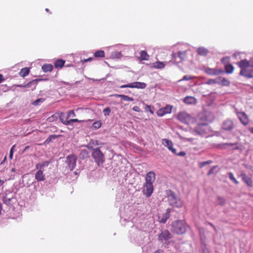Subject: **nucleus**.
Wrapping results in <instances>:
<instances>
[{
	"label": "nucleus",
	"mask_w": 253,
	"mask_h": 253,
	"mask_svg": "<svg viewBox=\"0 0 253 253\" xmlns=\"http://www.w3.org/2000/svg\"><path fill=\"white\" fill-rule=\"evenodd\" d=\"M237 65L241 69L240 75L248 78H253V69L249 70L250 63L247 59L242 60L237 63Z\"/></svg>",
	"instance_id": "1"
},
{
	"label": "nucleus",
	"mask_w": 253,
	"mask_h": 253,
	"mask_svg": "<svg viewBox=\"0 0 253 253\" xmlns=\"http://www.w3.org/2000/svg\"><path fill=\"white\" fill-rule=\"evenodd\" d=\"M168 199L169 205L173 207L180 208L183 206L182 201L172 191H169Z\"/></svg>",
	"instance_id": "2"
},
{
	"label": "nucleus",
	"mask_w": 253,
	"mask_h": 253,
	"mask_svg": "<svg viewBox=\"0 0 253 253\" xmlns=\"http://www.w3.org/2000/svg\"><path fill=\"white\" fill-rule=\"evenodd\" d=\"M171 231L177 234H183L186 231V225L182 220L174 221L171 225Z\"/></svg>",
	"instance_id": "3"
},
{
	"label": "nucleus",
	"mask_w": 253,
	"mask_h": 253,
	"mask_svg": "<svg viewBox=\"0 0 253 253\" xmlns=\"http://www.w3.org/2000/svg\"><path fill=\"white\" fill-rule=\"evenodd\" d=\"M92 156L98 166L102 164L104 162L103 159L104 155L99 148L93 149Z\"/></svg>",
	"instance_id": "4"
},
{
	"label": "nucleus",
	"mask_w": 253,
	"mask_h": 253,
	"mask_svg": "<svg viewBox=\"0 0 253 253\" xmlns=\"http://www.w3.org/2000/svg\"><path fill=\"white\" fill-rule=\"evenodd\" d=\"M176 118L180 122L186 124H188L193 120V118L185 112H179Z\"/></svg>",
	"instance_id": "5"
},
{
	"label": "nucleus",
	"mask_w": 253,
	"mask_h": 253,
	"mask_svg": "<svg viewBox=\"0 0 253 253\" xmlns=\"http://www.w3.org/2000/svg\"><path fill=\"white\" fill-rule=\"evenodd\" d=\"M236 114L242 125L246 126L249 124V118L244 112H240L236 110Z\"/></svg>",
	"instance_id": "6"
},
{
	"label": "nucleus",
	"mask_w": 253,
	"mask_h": 253,
	"mask_svg": "<svg viewBox=\"0 0 253 253\" xmlns=\"http://www.w3.org/2000/svg\"><path fill=\"white\" fill-rule=\"evenodd\" d=\"M203 71L205 73L211 76H218L224 73L222 69L210 68L209 67H204L203 68Z\"/></svg>",
	"instance_id": "7"
},
{
	"label": "nucleus",
	"mask_w": 253,
	"mask_h": 253,
	"mask_svg": "<svg viewBox=\"0 0 253 253\" xmlns=\"http://www.w3.org/2000/svg\"><path fill=\"white\" fill-rule=\"evenodd\" d=\"M146 87V84L141 82H134L127 84H124L120 86V88H124L126 87L137 88L144 89Z\"/></svg>",
	"instance_id": "8"
},
{
	"label": "nucleus",
	"mask_w": 253,
	"mask_h": 253,
	"mask_svg": "<svg viewBox=\"0 0 253 253\" xmlns=\"http://www.w3.org/2000/svg\"><path fill=\"white\" fill-rule=\"evenodd\" d=\"M77 157L75 155L72 154L68 156L66 158V163L68 164L70 170L75 169L76 166Z\"/></svg>",
	"instance_id": "9"
},
{
	"label": "nucleus",
	"mask_w": 253,
	"mask_h": 253,
	"mask_svg": "<svg viewBox=\"0 0 253 253\" xmlns=\"http://www.w3.org/2000/svg\"><path fill=\"white\" fill-rule=\"evenodd\" d=\"M172 109V106L167 105L165 107L162 108L158 110L157 114L159 117H162L166 114L171 113Z\"/></svg>",
	"instance_id": "10"
},
{
	"label": "nucleus",
	"mask_w": 253,
	"mask_h": 253,
	"mask_svg": "<svg viewBox=\"0 0 253 253\" xmlns=\"http://www.w3.org/2000/svg\"><path fill=\"white\" fill-rule=\"evenodd\" d=\"M153 191V184L151 183H147L145 182L144 186V189H143V193L147 197H149Z\"/></svg>",
	"instance_id": "11"
},
{
	"label": "nucleus",
	"mask_w": 253,
	"mask_h": 253,
	"mask_svg": "<svg viewBox=\"0 0 253 253\" xmlns=\"http://www.w3.org/2000/svg\"><path fill=\"white\" fill-rule=\"evenodd\" d=\"M171 238V235L168 230H165L161 232L158 237V240L161 242L166 241Z\"/></svg>",
	"instance_id": "12"
},
{
	"label": "nucleus",
	"mask_w": 253,
	"mask_h": 253,
	"mask_svg": "<svg viewBox=\"0 0 253 253\" xmlns=\"http://www.w3.org/2000/svg\"><path fill=\"white\" fill-rule=\"evenodd\" d=\"M162 144L164 146L167 147L169 151L174 154H176V149L173 148V143L170 140L168 139H163Z\"/></svg>",
	"instance_id": "13"
},
{
	"label": "nucleus",
	"mask_w": 253,
	"mask_h": 253,
	"mask_svg": "<svg viewBox=\"0 0 253 253\" xmlns=\"http://www.w3.org/2000/svg\"><path fill=\"white\" fill-rule=\"evenodd\" d=\"M233 122L230 119L225 120L222 125V129L226 130H231L233 128Z\"/></svg>",
	"instance_id": "14"
},
{
	"label": "nucleus",
	"mask_w": 253,
	"mask_h": 253,
	"mask_svg": "<svg viewBox=\"0 0 253 253\" xmlns=\"http://www.w3.org/2000/svg\"><path fill=\"white\" fill-rule=\"evenodd\" d=\"M242 180L249 186L252 187L253 186V181L252 178L248 176L246 174L242 172L240 175Z\"/></svg>",
	"instance_id": "15"
},
{
	"label": "nucleus",
	"mask_w": 253,
	"mask_h": 253,
	"mask_svg": "<svg viewBox=\"0 0 253 253\" xmlns=\"http://www.w3.org/2000/svg\"><path fill=\"white\" fill-rule=\"evenodd\" d=\"M217 84L222 86H229L230 82L226 78L222 77H219L216 78Z\"/></svg>",
	"instance_id": "16"
},
{
	"label": "nucleus",
	"mask_w": 253,
	"mask_h": 253,
	"mask_svg": "<svg viewBox=\"0 0 253 253\" xmlns=\"http://www.w3.org/2000/svg\"><path fill=\"white\" fill-rule=\"evenodd\" d=\"M155 179V173L153 171H149L146 176V182L153 184V182Z\"/></svg>",
	"instance_id": "17"
},
{
	"label": "nucleus",
	"mask_w": 253,
	"mask_h": 253,
	"mask_svg": "<svg viewBox=\"0 0 253 253\" xmlns=\"http://www.w3.org/2000/svg\"><path fill=\"white\" fill-rule=\"evenodd\" d=\"M206 126L204 124L198 125L195 128V131L197 134L202 135L206 133Z\"/></svg>",
	"instance_id": "18"
},
{
	"label": "nucleus",
	"mask_w": 253,
	"mask_h": 253,
	"mask_svg": "<svg viewBox=\"0 0 253 253\" xmlns=\"http://www.w3.org/2000/svg\"><path fill=\"white\" fill-rule=\"evenodd\" d=\"M170 210L169 209H168L166 210V212L162 215V217H159L160 219V222L162 223H165L167 220V219L170 216Z\"/></svg>",
	"instance_id": "19"
},
{
	"label": "nucleus",
	"mask_w": 253,
	"mask_h": 253,
	"mask_svg": "<svg viewBox=\"0 0 253 253\" xmlns=\"http://www.w3.org/2000/svg\"><path fill=\"white\" fill-rule=\"evenodd\" d=\"M35 179L38 181H43L45 179V175L42 170L38 169L35 174Z\"/></svg>",
	"instance_id": "20"
},
{
	"label": "nucleus",
	"mask_w": 253,
	"mask_h": 253,
	"mask_svg": "<svg viewBox=\"0 0 253 253\" xmlns=\"http://www.w3.org/2000/svg\"><path fill=\"white\" fill-rule=\"evenodd\" d=\"M50 163V162L49 161H44L42 163L37 164L36 166V167L37 169L42 170V169H43L44 167H47Z\"/></svg>",
	"instance_id": "21"
},
{
	"label": "nucleus",
	"mask_w": 253,
	"mask_h": 253,
	"mask_svg": "<svg viewBox=\"0 0 253 253\" xmlns=\"http://www.w3.org/2000/svg\"><path fill=\"white\" fill-rule=\"evenodd\" d=\"M184 102L188 104H195L196 103V99L193 96H186L184 99Z\"/></svg>",
	"instance_id": "22"
},
{
	"label": "nucleus",
	"mask_w": 253,
	"mask_h": 253,
	"mask_svg": "<svg viewBox=\"0 0 253 253\" xmlns=\"http://www.w3.org/2000/svg\"><path fill=\"white\" fill-rule=\"evenodd\" d=\"M42 68L44 72H51L53 69V66L51 64H45L42 66Z\"/></svg>",
	"instance_id": "23"
},
{
	"label": "nucleus",
	"mask_w": 253,
	"mask_h": 253,
	"mask_svg": "<svg viewBox=\"0 0 253 253\" xmlns=\"http://www.w3.org/2000/svg\"><path fill=\"white\" fill-rule=\"evenodd\" d=\"M152 67L156 69H163L165 67V64L163 62L157 61L153 63Z\"/></svg>",
	"instance_id": "24"
},
{
	"label": "nucleus",
	"mask_w": 253,
	"mask_h": 253,
	"mask_svg": "<svg viewBox=\"0 0 253 253\" xmlns=\"http://www.w3.org/2000/svg\"><path fill=\"white\" fill-rule=\"evenodd\" d=\"M149 58V55L145 50H142L140 52V56L139 59L140 60H148Z\"/></svg>",
	"instance_id": "25"
},
{
	"label": "nucleus",
	"mask_w": 253,
	"mask_h": 253,
	"mask_svg": "<svg viewBox=\"0 0 253 253\" xmlns=\"http://www.w3.org/2000/svg\"><path fill=\"white\" fill-rule=\"evenodd\" d=\"M30 73V69L29 68L25 67L22 68L20 72H19V75L21 77H25L26 76H27Z\"/></svg>",
	"instance_id": "26"
},
{
	"label": "nucleus",
	"mask_w": 253,
	"mask_h": 253,
	"mask_svg": "<svg viewBox=\"0 0 253 253\" xmlns=\"http://www.w3.org/2000/svg\"><path fill=\"white\" fill-rule=\"evenodd\" d=\"M225 71L227 74H231L233 72L234 67L230 64H226L224 66Z\"/></svg>",
	"instance_id": "27"
},
{
	"label": "nucleus",
	"mask_w": 253,
	"mask_h": 253,
	"mask_svg": "<svg viewBox=\"0 0 253 253\" xmlns=\"http://www.w3.org/2000/svg\"><path fill=\"white\" fill-rule=\"evenodd\" d=\"M198 54L200 55L206 56L208 53V49L204 47H199L197 49Z\"/></svg>",
	"instance_id": "28"
},
{
	"label": "nucleus",
	"mask_w": 253,
	"mask_h": 253,
	"mask_svg": "<svg viewBox=\"0 0 253 253\" xmlns=\"http://www.w3.org/2000/svg\"><path fill=\"white\" fill-rule=\"evenodd\" d=\"M224 145L229 146L231 148L232 150H240L241 148L240 146L238 145L237 143H226L224 144Z\"/></svg>",
	"instance_id": "29"
},
{
	"label": "nucleus",
	"mask_w": 253,
	"mask_h": 253,
	"mask_svg": "<svg viewBox=\"0 0 253 253\" xmlns=\"http://www.w3.org/2000/svg\"><path fill=\"white\" fill-rule=\"evenodd\" d=\"M38 81V80H34L29 82L25 85H18V86L22 87H28V88L31 87L33 85L35 86L37 84V83Z\"/></svg>",
	"instance_id": "30"
},
{
	"label": "nucleus",
	"mask_w": 253,
	"mask_h": 253,
	"mask_svg": "<svg viewBox=\"0 0 253 253\" xmlns=\"http://www.w3.org/2000/svg\"><path fill=\"white\" fill-rule=\"evenodd\" d=\"M114 96L117 97H120L124 101H133V99L132 98L129 97V96L126 95L116 94H114Z\"/></svg>",
	"instance_id": "31"
},
{
	"label": "nucleus",
	"mask_w": 253,
	"mask_h": 253,
	"mask_svg": "<svg viewBox=\"0 0 253 253\" xmlns=\"http://www.w3.org/2000/svg\"><path fill=\"white\" fill-rule=\"evenodd\" d=\"M65 64V61L62 59H58L54 62V66L56 68H62Z\"/></svg>",
	"instance_id": "32"
},
{
	"label": "nucleus",
	"mask_w": 253,
	"mask_h": 253,
	"mask_svg": "<svg viewBox=\"0 0 253 253\" xmlns=\"http://www.w3.org/2000/svg\"><path fill=\"white\" fill-rule=\"evenodd\" d=\"M58 117H59V113H58V114L56 113V114H53V115H51V116L48 117L47 118L46 121L48 122H53L57 120Z\"/></svg>",
	"instance_id": "33"
},
{
	"label": "nucleus",
	"mask_w": 253,
	"mask_h": 253,
	"mask_svg": "<svg viewBox=\"0 0 253 253\" xmlns=\"http://www.w3.org/2000/svg\"><path fill=\"white\" fill-rule=\"evenodd\" d=\"M178 56L181 59V61L185 60L187 58L186 51H179L178 53Z\"/></svg>",
	"instance_id": "34"
},
{
	"label": "nucleus",
	"mask_w": 253,
	"mask_h": 253,
	"mask_svg": "<svg viewBox=\"0 0 253 253\" xmlns=\"http://www.w3.org/2000/svg\"><path fill=\"white\" fill-rule=\"evenodd\" d=\"M82 121L79 120L77 119H72L69 121H65L64 122V125L66 126H68L71 125L73 123L75 122H81Z\"/></svg>",
	"instance_id": "35"
},
{
	"label": "nucleus",
	"mask_w": 253,
	"mask_h": 253,
	"mask_svg": "<svg viewBox=\"0 0 253 253\" xmlns=\"http://www.w3.org/2000/svg\"><path fill=\"white\" fill-rule=\"evenodd\" d=\"M95 57H105V52L103 50H97L94 53Z\"/></svg>",
	"instance_id": "36"
},
{
	"label": "nucleus",
	"mask_w": 253,
	"mask_h": 253,
	"mask_svg": "<svg viewBox=\"0 0 253 253\" xmlns=\"http://www.w3.org/2000/svg\"><path fill=\"white\" fill-rule=\"evenodd\" d=\"M228 176L231 180H232L235 184H238L239 182L235 178L234 174L232 172L228 173Z\"/></svg>",
	"instance_id": "37"
},
{
	"label": "nucleus",
	"mask_w": 253,
	"mask_h": 253,
	"mask_svg": "<svg viewBox=\"0 0 253 253\" xmlns=\"http://www.w3.org/2000/svg\"><path fill=\"white\" fill-rule=\"evenodd\" d=\"M59 119H60V120L61 121V122L64 124V122L65 121H68V119L67 118V117H66L65 116V115L63 113L61 112L60 114V115H59Z\"/></svg>",
	"instance_id": "38"
},
{
	"label": "nucleus",
	"mask_w": 253,
	"mask_h": 253,
	"mask_svg": "<svg viewBox=\"0 0 253 253\" xmlns=\"http://www.w3.org/2000/svg\"><path fill=\"white\" fill-rule=\"evenodd\" d=\"M217 202L218 204L219 205H223L225 203L224 199L220 196H218L217 197Z\"/></svg>",
	"instance_id": "39"
},
{
	"label": "nucleus",
	"mask_w": 253,
	"mask_h": 253,
	"mask_svg": "<svg viewBox=\"0 0 253 253\" xmlns=\"http://www.w3.org/2000/svg\"><path fill=\"white\" fill-rule=\"evenodd\" d=\"M212 163V161L211 160H209L207 161L202 162L199 163V167L200 168H203L207 165L211 164Z\"/></svg>",
	"instance_id": "40"
},
{
	"label": "nucleus",
	"mask_w": 253,
	"mask_h": 253,
	"mask_svg": "<svg viewBox=\"0 0 253 253\" xmlns=\"http://www.w3.org/2000/svg\"><path fill=\"white\" fill-rule=\"evenodd\" d=\"M93 127L95 129H98L100 128L101 126V123L100 121H96L93 123L92 125Z\"/></svg>",
	"instance_id": "41"
},
{
	"label": "nucleus",
	"mask_w": 253,
	"mask_h": 253,
	"mask_svg": "<svg viewBox=\"0 0 253 253\" xmlns=\"http://www.w3.org/2000/svg\"><path fill=\"white\" fill-rule=\"evenodd\" d=\"M216 78L214 79H209L206 82V84H217Z\"/></svg>",
	"instance_id": "42"
},
{
	"label": "nucleus",
	"mask_w": 253,
	"mask_h": 253,
	"mask_svg": "<svg viewBox=\"0 0 253 253\" xmlns=\"http://www.w3.org/2000/svg\"><path fill=\"white\" fill-rule=\"evenodd\" d=\"M193 77H192L191 76L189 75H185L184 76L183 78L180 80L178 81L179 82L183 81H189L193 79Z\"/></svg>",
	"instance_id": "43"
},
{
	"label": "nucleus",
	"mask_w": 253,
	"mask_h": 253,
	"mask_svg": "<svg viewBox=\"0 0 253 253\" xmlns=\"http://www.w3.org/2000/svg\"><path fill=\"white\" fill-rule=\"evenodd\" d=\"M103 112L105 116H109L111 112V109L109 107H107L103 110Z\"/></svg>",
	"instance_id": "44"
},
{
	"label": "nucleus",
	"mask_w": 253,
	"mask_h": 253,
	"mask_svg": "<svg viewBox=\"0 0 253 253\" xmlns=\"http://www.w3.org/2000/svg\"><path fill=\"white\" fill-rule=\"evenodd\" d=\"M76 116L74 110H70L67 113V118H69L70 117H74Z\"/></svg>",
	"instance_id": "45"
},
{
	"label": "nucleus",
	"mask_w": 253,
	"mask_h": 253,
	"mask_svg": "<svg viewBox=\"0 0 253 253\" xmlns=\"http://www.w3.org/2000/svg\"><path fill=\"white\" fill-rule=\"evenodd\" d=\"M81 155L84 157H87L88 156V152L86 150H83L81 151Z\"/></svg>",
	"instance_id": "46"
},
{
	"label": "nucleus",
	"mask_w": 253,
	"mask_h": 253,
	"mask_svg": "<svg viewBox=\"0 0 253 253\" xmlns=\"http://www.w3.org/2000/svg\"><path fill=\"white\" fill-rule=\"evenodd\" d=\"M146 111H149V112L151 113V114H153L154 113H153V111L151 109V106L150 105H146Z\"/></svg>",
	"instance_id": "47"
},
{
	"label": "nucleus",
	"mask_w": 253,
	"mask_h": 253,
	"mask_svg": "<svg viewBox=\"0 0 253 253\" xmlns=\"http://www.w3.org/2000/svg\"><path fill=\"white\" fill-rule=\"evenodd\" d=\"M175 154L176 155H177V156H185L186 155V153L185 152H184V151H181V152H180L178 153H177L176 152Z\"/></svg>",
	"instance_id": "48"
},
{
	"label": "nucleus",
	"mask_w": 253,
	"mask_h": 253,
	"mask_svg": "<svg viewBox=\"0 0 253 253\" xmlns=\"http://www.w3.org/2000/svg\"><path fill=\"white\" fill-rule=\"evenodd\" d=\"M215 168V167H212L208 172V175H210L212 174L213 173V171L214 169Z\"/></svg>",
	"instance_id": "49"
},
{
	"label": "nucleus",
	"mask_w": 253,
	"mask_h": 253,
	"mask_svg": "<svg viewBox=\"0 0 253 253\" xmlns=\"http://www.w3.org/2000/svg\"><path fill=\"white\" fill-rule=\"evenodd\" d=\"M132 109L133 111L137 112H139L140 111L139 107L137 106L133 107Z\"/></svg>",
	"instance_id": "50"
},
{
	"label": "nucleus",
	"mask_w": 253,
	"mask_h": 253,
	"mask_svg": "<svg viewBox=\"0 0 253 253\" xmlns=\"http://www.w3.org/2000/svg\"><path fill=\"white\" fill-rule=\"evenodd\" d=\"M249 62L250 63V67L253 68V57Z\"/></svg>",
	"instance_id": "51"
},
{
	"label": "nucleus",
	"mask_w": 253,
	"mask_h": 253,
	"mask_svg": "<svg viewBox=\"0 0 253 253\" xmlns=\"http://www.w3.org/2000/svg\"><path fill=\"white\" fill-rule=\"evenodd\" d=\"M52 137H55V136L53 135H50L49 137L47 139L46 141H50L51 140V138Z\"/></svg>",
	"instance_id": "52"
},
{
	"label": "nucleus",
	"mask_w": 253,
	"mask_h": 253,
	"mask_svg": "<svg viewBox=\"0 0 253 253\" xmlns=\"http://www.w3.org/2000/svg\"><path fill=\"white\" fill-rule=\"evenodd\" d=\"M208 224L210 225L211 226L213 229L214 230V231H216V229L215 228V227L211 222H208Z\"/></svg>",
	"instance_id": "53"
},
{
	"label": "nucleus",
	"mask_w": 253,
	"mask_h": 253,
	"mask_svg": "<svg viewBox=\"0 0 253 253\" xmlns=\"http://www.w3.org/2000/svg\"><path fill=\"white\" fill-rule=\"evenodd\" d=\"M92 60V58L90 57V58H88L86 59H84L83 61V63H84V62H86L87 61H91Z\"/></svg>",
	"instance_id": "54"
},
{
	"label": "nucleus",
	"mask_w": 253,
	"mask_h": 253,
	"mask_svg": "<svg viewBox=\"0 0 253 253\" xmlns=\"http://www.w3.org/2000/svg\"><path fill=\"white\" fill-rule=\"evenodd\" d=\"M154 253H164V252L162 250L158 249L156 251H155Z\"/></svg>",
	"instance_id": "55"
},
{
	"label": "nucleus",
	"mask_w": 253,
	"mask_h": 253,
	"mask_svg": "<svg viewBox=\"0 0 253 253\" xmlns=\"http://www.w3.org/2000/svg\"><path fill=\"white\" fill-rule=\"evenodd\" d=\"M180 138H181V139L182 140H188V141H191L192 140V138H188V139H187V138H184V137H180Z\"/></svg>",
	"instance_id": "56"
},
{
	"label": "nucleus",
	"mask_w": 253,
	"mask_h": 253,
	"mask_svg": "<svg viewBox=\"0 0 253 253\" xmlns=\"http://www.w3.org/2000/svg\"><path fill=\"white\" fill-rule=\"evenodd\" d=\"M4 80L3 76L1 74H0V83H1L2 81H3Z\"/></svg>",
	"instance_id": "57"
},
{
	"label": "nucleus",
	"mask_w": 253,
	"mask_h": 253,
	"mask_svg": "<svg viewBox=\"0 0 253 253\" xmlns=\"http://www.w3.org/2000/svg\"><path fill=\"white\" fill-rule=\"evenodd\" d=\"M3 200L6 202L7 201H8V202H9L10 201V199L9 198V199H7V197L6 196H5L4 198H3Z\"/></svg>",
	"instance_id": "58"
},
{
	"label": "nucleus",
	"mask_w": 253,
	"mask_h": 253,
	"mask_svg": "<svg viewBox=\"0 0 253 253\" xmlns=\"http://www.w3.org/2000/svg\"><path fill=\"white\" fill-rule=\"evenodd\" d=\"M15 147V145H14L13 146H12L10 150V152L12 151V152L13 153Z\"/></svg>",
	"instance_id": "59"
},
{
	"label": "nucleus",
	"mask_w": 253,
	"mask_h": 253,
	"mask_svg": "<svg viewBox=\"0 0 253 253\" xmlns=\"http://www.w3.org/2000/svg\"><path fill=\"white\" fill-rule=\"evenodd\" d=\"M13 153H12V151L9 152V158L10 159H12L13 158Z\"/></svg>",
	"instance_id": "60"
},
{
	"label": "nucleus",
	"mask_w": 253,
	"mask_h": 253,
	"mask_svg": "<svg viewBox=\"0 0 253 253\" xmlns=\"http://www.w3.org/2000/svg\"><path fill=\"white\" fill-rule=\"evenodd\" d=\"M228 59H229V58H228V57H224V58H223L222 59L221 61H222V63H224V61H225V60H228Z\"/></svg>",
	"instance_id": "61"
},
{
	"label": "nucleus",
	"mask_w": 253,
	"mask_h": 253,
	"mask_svg": "<svg viewBox=\"0 0 253 253\" xmlns=\"http://www.w3.org/2000/svg\"><path fill=\"white\" fill-rule=\"evenodd\" d=\"M30 148V146H27L25 147V148H24V150H23V152H24L25 151H26V150H27L29 148Z\"/></svg>",
	"instance_id": "62"
},
{
	"label": "nucleus",
	"mask_w": 253,
	"mask_h": 253,
	"mask_svg": "<svg viewBox=\"0 0 253 253\" xmlns=\"http://www.w3.org/2000/svg\"><path fill=\"white\" fill-rule=\"evenodd\" d=\"M4 183V181H3L2 180H0V186L3 185Z\"/></svg>",
	"instance_id": "63"
},
{
	"label": "nucleus",
	"mask_w": 253,
	"mask_h": 253,
	"mask_svg": "<svg viewBox=\"0 0 253 253\" xmlns=\"http://www.w3.org/2000/svg\"><path fill=\"white\" fill-rule=\"evenodd\" d=\"M249 130L251 132V133L253 134V127H250L249 128Z\"/></svg>",
	"instance_id": "64"
}]
</instances>
